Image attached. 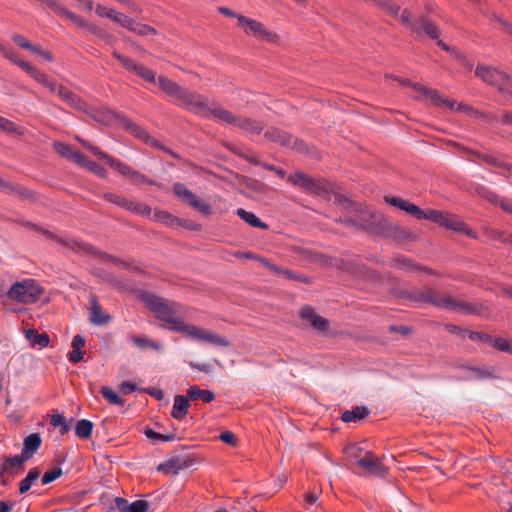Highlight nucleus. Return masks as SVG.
I'll return each mask as SVG.
<instances>
[{"label": "nucleus", "instance_id": "obj_1", "mask_svg": "<svg viewBox=\"0 0 512 512\" xmlns=\"http://www.w3.org/2000/svg\"><path fill=\"white\" fill-rule=\"evenodd\" d=\"M158 85L166 95L173 97L179 106L202 116L208 114L209 104L205 96L180 86L164 75L158 77Z\"/></svg>", "mask_w": 512, "mask_h": 512}, {"label": "nucleus", "instance_id": "obj_2", "mask_svg": "<svg viewBox=\"0 0 512 512\" xmlns=\"http://www.w3.org/2000/svg\"><path fill=\"white\" fill-rule=\"evenodd\" d=\"M408 298L415 302L430 303L438 308L467 314H480L484 310L481 304L469 303L449 294H439L431 288L425 291H416Z\"/></svg>", "mask_w": 512, "mask_h": 512}, {"label": "nucleus", "instance_id": "obj_3", "mask_svg": "<svg viewBox=\"0 0 512 512\" xmlns=\"http://www.w3.org/2000/svg\"><path fill=\"white\" fill-rule=\"evenodd\" d=\"M401 83L403 85H410L416 93L414 98L417 100L424 101L425 103H427L429 105H433L435 107H445L450 110L457 111L460 113H465V114H468V115H470L472 117H476V118L483 117L489 121L495 118V117H490L483 113H480V112L474 110L472 107H470L467 104L457 103L453 99L444 98L435 89H431L426 86H422L420 84H412L409 80H403V81H401Z\"/></svg>", "mask_w": 512, "mask_h": 512}, {"label": "nucleus", "instance_id": "obj_4", "mask_svg": "<svg viewBox=\"0 0 512 512\" xmlns=\"http://www.w3.org/2000/svg\"><path fill=\"white\" fill-rule=\"evenodd\" d=\"M146 307L153 312L155 317L164 323V327L176 332L183 321L176 313L180 308L178 303H169L166 299L160 298L152 293L143 292L140 296Z\"/></svg>", "mask_w": 512, "mask_h": 512}, {"label": "nucleus", "instance_id": "obj_5", "mask_svg": "<svg viewBox=\"0 0 512 512\" xmlns=\"http://www.w3.org/2000/svg\"><path fill=\"white\" fill-rule=\"evenodd\" d=\"M420 219H427L439 224L447 229L463 233L470 238H476V234L471 230L466 223H464L457 215L447 211L426 209L422 210Z\"/></svg>", "mask_w": 512, "mask_h": 512}, {"label": "nucleus", "instance_id": "obj_6", "mask_svg": "<svg viewBox=\"0 0 512 512\" xmlns=\"http://www.w3.org/2000/svg\"><path fill=\"white\" fill-rule=\"evenodd\" d=\"M237 27L243 34L258 42L276 44L279 42V35L270 30L263 22L244 16L238 17Z\"/></svg>", "mask_w": 512, "mask_h": 512}, {"label": "nucleus", "instance_id": "obj_7", "mask_svg": "<svg viewBox=\"0 0 512 512\" xmlns=\"http://www.w3.org/2000/svg\"><path fill=\"white\" fill-rule=\"evenodd\" d=\"M44 293L41 287L34 279H25L11 286L7 292V297L17 303L34 304Z\"/></svg>", "mask_w": 512, "mask_h": 512}, {"label": "nucleus", "instance_id": "obj_8", "mask_svg": "<svg viewBox=\"0 0 512 512\" xmlns=\"http://www.w3.org/2000/svg\"><path fill=\"white\" fill-rule=\"evenodd\" d=\"M176 332L182 333L193 340L203 341L221 347H229L231 345V342L227 338L217 335L208 329L187 323L184 320L181 322Z\"/></svg>", "mask_w": 512, "mask_h": 512}, {"label": "nucleus", "instance_id": "obj_9", "mask_svg": "<svg viewBox=\"0 0 512 512\" xmlns=\"http://www.w3.org/2000/svg\"><path fill=\"white\" fill-rule=\"evenodd\" d=\"M288 182L311 194L321 195L326 192L324 181L315 179L302 171H295L290 174Z\"/></svg>", "mask_w": 512, "mask_h": 512}, {"label": "nucleus", "instance_id": "obj_10", "mask_svg": "<svg viewBox=\"0 0 512 512\" xmlns=\"http://www.w3.org/2000/svg\"><path fill=\"white\" fill-rule=\"evenodd\" d=\"M173 191L184 203L199 211L201 214L205 216H210L212 214L211 206L201 201L193 192L188 190L185 185L175 183L173 185Z\"/></svg>", "mask_w": 512, "mask_h": 512}, {"label": "nucleus", "instance_id": "obj_11", "mask_svg": "<svg viewBox=\"0 0 512 512\" xmlns=\"http://www.w3.org/2000/svg\"><path fill=\"white\" fill-rule=\"evenodd\" d=\"M112 55L114 58H116L122 66L129 72H134L139 77L144 79L147 82L155 83L156 82V73L145 67L144 65L140 63L134 62L131 58L124 56L120 54L118 51L113 50Z\"/></svg>", "mask_w": 512, "mask_h": 512}, {"label": "nucleus", "instance_id": "obj_12", "mask_svg": "<svg viewBox=\"0 0 512 512\" xmlns=\"http://www.w3.org/2000/svg\"><path fill=\"white\" fill-rule=\"evenodd\" d=\"M109 166L121 174L123 177L129 179L132 184L136 186L141 185H153L154 182L150 180L147 176L141 174L140 172L134 170L129 165L121 162L117 159H109Z\"/></svg>", "mask_w": 512, "mask_h": 512}, {"label": "nucleus", "instance_id": "obj_13", "mask_svg": "<svg viewBox=\"0 0 512 512\" xmlns=\"http://www.w3.org/2000/svg\"><path fill=\"white\" fill-rule=\"evenodd\" d=\"M299 316L309 326L319 332H326L330 327V322L326 318L317 314L315 309L311 306L301 308Z\"/></svg>", "mask_w": 512, "mask_h": 512}, {"label": "nucleus", "instance_id": "obj_14", "mask_svg": "<svg viewBox=\"0 0 512 512\" xmlns=\"http://www.w3.org/2000/svg\"><path fill=\"white\" fill-rule=\"evenodd\" d=\"M475 74L491 85H502L508 80L504 73L488 66H477Z\"/></svg>", "mask_w": 512, "mask_h": 512}, {"label": "nucleus", "instance_id": "obj_15", "mask_svg": "<svg viewBox=\"0 0 512 512\" xmlns=\"http://www.w3.org/2000/svg\"><path fill=\"white\" fill-rule=\"evenodd\" d=\"M357 464L371 474L383 475L386 473V468L382 465L380 459L371 452H366L361 459L357 460Z\"/></svg>", "mask_w": 512, "mask_h": 512}, {"label": "nucleus", "instance_id": "obj_16", "mask_svg": "<svg viewBox=\"0 0 512 512\" xmlns=\"http://www.w3.org/2000/svg\"><path fill=\"white\" fill-rule=\"evenodd\" d=\"M90 304V321L95 325H105L111 321V316L105 313L98 303L95 296H91Z\"/></svg>", "mask_w": 512, "mask_h": 512}, {"label": "nucleus", "instance_id": "obj_17", "mask_svg": "<svg viewBox=\"0 0 512 512\" xmlns=\"http://www.w3.org/2000/svg\"><path fill=\"white\" fill-rule=\"evenodd\" d=\"M95 13L100 18H106L111 20L114 23L119 24L123 27V23L125 22L127 16L121 12L116 11L114 8L104 5L102 3H98L95 6Z\"/></svg>", "mask_w": 512, "mask_h": 512}, {"label": "nucleus", "instance_id": "obj_18", "mask_svg": "<svg viewBox=\"0 0 512 512\" xmlns=\"http://www.w3.org/2000/svg\"><path fill=\"white\" fill-rule=\"evenodd\" d=\"M384 200L386 203H388L394 207H397L402 211H405L406 213L414 216L417 219H420V214H421L422 209L420 207H418L417 205H415L407 200H404L402 198L394 197V196L393 197L386 196L384 198Z\"/></svg>", "mask_w": 512, "mask_h": 512}, {"label": "nucleus", "instance_id": "obj_19", "mask_svg": "<svg viewBox=\"0 0 512 512\" xmlns=\"http://www.w3.org/2000/svg\"><path fill=\"white\" fill-rule=\"evenodd\" d=\"M115 505L119 512H147L150 506L149 502L145 500L129 503L128 500L121 497L115 499Z\"/></svg>", "mask_w": 512, "mask_h": 512}, {"label": "nucleus", "instance_id": "obj_20", "mask_svg": "<svg viewBox=\"0 0 512 512\" xmlns=\"http://www.w3.org/2000/svg\"><path fill=\"white\" fill-rule=\"evenodd\" d=\"M123 28L139 36H155L157 31L152 26L137 22L134 18L128 17L123 23Z\"/></svg>", "mask_w": 512, "mask_h": 512}, {"label": "nucleus", "instance_id": "obj_21", "mask_svg": "<svg viewBox=\"0 0 512 512\" xmlns=\"http://www.w3.org/2000/svg\"><path fill=\"white\" fill-rule=\"evenodd\" d=\"M264 136L269 141L278 143L282 146L290 147V146L296 145V141L290 134H288L282 130H279L277 128H274V127L268 129L265 132Z\"/></svg>", "mask_w": 512, "mask_h": 512}, {"label": "nucleus", "instance_id": "obj_22", "mask_svg": "<svg viewBox=\"0 0 512 512\" xmlns=\"http://www.w3.org/2000/svg\"><path fill=\"white\" fill-rule=\"evenodd\" d=\"M53 148L59 155L75 162L77 165H79L80 161L83 160L84 155L74 151L68 144L56 141L53 143Z\"/></svg>", "mask_w": 512, "mask_h": 512}, {"label": "nucleus", "instance_id": "obj_23", "mask_svg": "<svg viewBox=\"0 0 512 512\" xmlns=\"http://www.w3.org/2000/svg\"><path fill=\"white\" fill-rule=\"evenodd\" d=\"M58 96L71 108L78 110H83L85 108V103L77 95H75L72 91L64 86H59Z\"/></svg>", "mask_w": 512, "mask_h": 512}, {"label": "nucleus", "instance_id": "obj_24", "mask_svg": "<svg viewBox=\"0 0 512 512\" xmlns=\"http://www.w3.org/2000/svg\"><path fill=\"white\" fill-rule=\"evenodd\" d=\"M205 117H212L221 122H225L227 124L234 125L236 124L237 116H235L232 112L220 107L215 106L213 108L209 107V111Z\"/></svg>", "mask_w": 512, "mask_h": 512}, {"label": "nucleus", "instance_id": "obj_25", "mask_svg": "<svg viewBox=\"0 0 512 512\" xmlns=\"http://www.w3.org/2000/svg\"><path fill=\"white\" fill-rule=\"evenodd\" d=\"M85 338L81 335H76L72 340V351L68 354V359L72 363H78L83 360Z\"/></svg>", "mask_w": 512, "mask_h": 512}, {"label": "nucleus", "instance_id": "obj_26", "mask_svg": "<svg viewBox=\"0 0 512 512\" xmlns=\"http://www.w3.org/2000/svg\"><path fill=\"white\" fill-rule=\"evenodd\" d=\"M82 29L87 30L94 36L101 39L107 45H113L116 42V38L113 34L101 29L99 26L93 23L85 22V26Z\"/></svg>", "mask_w": 512, "mask_h": 512}, {"label": "nucleus", "instance_id": "obj_27", "mask_svg": "<svg viewBox=\"0 0 512 512\" xmlns=\"http://www.w3.org/2000/svg\"><path fill=\"white\" fill-rule=\"evenodd\" d=\"M188 408H189L188 398L178 395L174 398V404H173L171 415L173 418H175L177 420H181L187 415Z\"/></svg>", "mask_w": 512, "mask_h": 512}, {"label": "nucleus", "instance_id": "obj_28", "mask_svg": "<svg viewBox=\"0 0 512 512\" xmlns=\"http://www.w3.org/2000/svg\"><path fill=\"white\" fill-rule=\"evenodd\" d=\"M152 220L163 223L169 227H175L182 225V220L172 215L171 213L163 210H155L152 216Z\"/></svg>", "mask_w": 512, "mask_h": 512}, {"label": "nucleus", "instance_id": "obj_29", "mask_svg": "<svg viewBox=\"0 0 512 512\" xmlns=\"http://www.w3.org/2000/svg\"><path fill=\"white\" fill-rule=\"evenodd\" d=\"M236 214L248 225L260 228V229H268V225L261 221L253 212L246 211L243 208H239L236 211Z\"/></svg>", "mask_w": 512, "mask_h": 512}, {"label": "nucleus", "instance_id": "obj_30", "mask_svg": "<svg viewBox=\"0 0 512 512\" xmlns=\"http://www.w3.org/2000/svg\"><path fill=\"white\" fill-rule=\"evenodd\" d=\"M29 75L38 83L42 84L43 86L47 87L52 93L58 94V88L56 83L50 81L47 77V75L37 68H29Z\"/></svg>", "mask_w": 512, "mask_h": 512}, {"label": "nucleus", "instance_id": "obj_31", "mask_svg": "<svg viewBox=\"0 0 512 512\" xmlns=\"http://www.w3.org/2000/svg\"><path fill=\"white\" fill-rule=\"evenodd\" d=\"M54 13H56L60 17L69 19L78 28L82 29V27L85 26L86 20L83 17L69 11L62 4L59 5V7L54 11Z\"/></svg>", "mask_w": 512, "mask_h": 512}, {"label": "nucleus", "instance_id": "obj_32", "mask_svg": "<svg viewBox=\"0 0 512 512\" xmlns=\"http://www.w3.org/2000/svg\"><path fill=\"white\" fill-rule=\"evenodd\" d=\"M234 126H237L245 131L251 132V133H260L262 131V125L256 120L246 118V117H237L236 124Z\"/></svg>", "mask_w": 512, "mask_h": 512}, {"label": "nucleus", "instance_id": "obj_33", "mask_svg": "<svg viewBox=\"0 0 512 512\" xmlns=\"http://www.w3.org/2000/svg\"><path fill=\"white\" fill-rule=\"evenodd\" d=\"M187 395L191 400L201 399L205 403H210L214 400V393L209 390H201L198 386H191Z\"/></svg>", "mask_w": 512, "mask_h": 512}, {"label": "nucleus", "instance_id": "obj_34", "mask_svg": "<svg viewBox=\"0 0 512 512\" xmlns=\"http://www.w3.org/2000/svg\"><path fill=\"white\" fill-rule=\"evenodd\" d=\"M29 458L30 455L24 454L6 458L2 463V471L12 473L14 469L21 467L24 461L28 460Z\"/></svg>", "mask_w": 512, "mask_h": 512}, {"label": "nucleus", "instance_id": "obj_35", "mask_svg": "<svg viewBox=\"0 0 512 512\" xmlns=\"http://www.w3.org/2000/svg\"><path fill=\"white\" fill-rule=\"evenodd\" d=\"M369 414V410L366 407H356L353 410L345 411L341 419L343 422L349 423L356 420H361L367 417Z\"/></svg>", "mask_w": 512, "mask_h": 512}, {"label": "nucleus", "instance_id": "obj_36", "mask_svg": "<svg viewBox=\"0 0 512 512\" xmlns=\"http://www.w3.org/2000/svg\"><path fill=\"white\" fill-rule=\"evenodd\" d=\"M79 166L89 170L90 172L94 173L95 175L101 178H107L108 176V172L106 169H104L97 163L89 160L86 156H83V160L80 161Z\"/></svg>", "mask_w": 512, "mask_h": 512}, {"label": "nucleus", "instance_id": "obj_37", "mask_svg": "<svg viewBox=\"0 0 512 512\" xmlns=\"http://www.w3.org/2000/svg\"><path fill=\"white\" fill-rule=\"evenodd\" d=\"M0 130L5 133L13 135L21 136L24 134V129L22 127L16 125L11 120L4 118L2 116H0Z\"/></svg>", "mask_w": 512, "mask_h": 512}, {"label": "nucleus", "instance_id": "obj_38", "mask_svg": "<svg viewBox=\"0 0 512 512\" xmlns=\"http://www.w3.org/2000/svg\"><path fill=\"white\" fill-rule=\"evenodd\" d=\"M0 51L1 53L7 58L9 59L11 62L15 63L16 65H18L22 70H24L26 73L29 74V70H28V67L29 68H35L34 66H32L30 63L26 62V61H23V60H20L16 54L10 50V49H7L5 47H2L0 46Z\"/></svg>", "mask_w": 512, "mask_h": 512}, {"label": "nucleus", "instance_id": "obj_39", "mask_svg": "<svg viewBox=\"0 0 512 512\" xmlns=\"http://www.w3.org/2000/svg\"><path fill=\"white\" fill-rule=\"evenodd\" d=\"M40 471L38 469H32L28 472L27 476L20 481L19 492L21 494L26 493L32 486V484L39 478Z\"/></svg>", "mask_w": 512, "mask_h": 512}, {"label": "nucleus", "instance_id": "obj_40", "mask_svg": "<svg viewBox=\"0 0 512 512\" xmlns=\"http://www.w3.org/2000/svg\"><path fill=\"white\" fill-rule=\"evenodd\" d=\"M126 210L148 218L151 217L152 213V210L148 205L131 200H129Z\"/></svg>", "mask_w": 512, "mask_h": 512}, {"label": "nucleus", "instance_id": "obj_41", "mask_svg": "<svg viewBox=\"0 0 512 512\" xmlns=\"http://www.w3.org/2000/svg\"><path fill=\"white\" fill-rule=\"evenodd\" d=\"M41 444V438L39 434L33 433L27 436L24 440V455H29V452H35Z\"/></svg>", "mask_w": 512, "mask_h": 512}, {"label": "nucleus", "instance_id": "obj_42", "mask_svg": "<svg viewBox=\"0 0 512 512\" xmlns=\"http://www.w3.org/2000/svg\"><path fill=\"white\" fill-rule=\"evenodd\" d=\"M93 430V424L89 420H80L77 422L75 427V433L78 437L87 439L91 436Z\"/></svg>", "mask_w": 512, "mask_h": 512}, {"label": "nucleus", "instance_id": "obj_43", "mask_svg": "<svg viewBox=\"0 0 512 512\" xmlns=\"http://www.w3.org/2000/svg\"><path fill=\"white\" fill-rule=\"evenodd\" d=\"M101 394L105 400H107L112 405L124 406L125 401L118 396L110 387L103 386L101 388Z\"/></svg>", "mask_w": 512, "mask_h": 512}, {"label": "nucleus", "instance_id": "obj_44", "mask_svg": "<svg viewBox=\"0 0 512 512\" xmlns=\"http://www.w3.org/2000/svg\"><path fill=\"white\" fill-rule=\"evenodd\" d=\"M76 139L89 151L93 153V155L97 156L98 158L104 160L109 165V159H114L112 156L108 155L107 153L101 151L98 147L91 145L89 142L76 137Z\"/></svg>", "mask_w": 512, "mask_h": 512}, {"label": "nucleus", "instance_id": "obj_45", "mask_svg": "<svg viewBox=\"0 0 512 512\" xmlns=\"http://www.w3.org/2000/svg\"><path fill=\"white\" fill-rule=\"evenodd\" d=\"M121 122L123 127L127 129L131 134L135 135L140 139H143L144 141L148 140V135L140 127H138L137 125H135L127 119H122Z\"/></svg>", "mask_w": 512, "mask_h": 512}, {"label": "nucleus", "instance_id": "obj_46", "mask_svg": "<svg viewBox=\"0 0 512 512\" xmlns=\"http://www.w3.org/2000/svg\"><path fill=\"white\" fill-rule=\"evenodd\" d=\"M180 469L181 466L177 463L176 460H170L158 466V471H161L167 475H177Z\"/></svg>", "mask_w": 512, "mask_h": 512}, {"label": "nucleus", "instance_id": "obj_47", "mask_svg": "<svg viewBox=\"0 0 512 512\" xmlns=\"http://www.w3.org/2000/svg\"><path fill=\"white\" fill-rule=\"evenodd\" d=\"M417 31L425 32L429 37L435 39L439 36L438 28L431 22L423 20L419 27L415 28Z\"/></svg>", "mask_w": 512, "mask_h": 512}, {"label": "nucleus", "instance_id": "obj_48", "mask_svg": "<svg viewBox=\"0 0 512 512\" xmlns=\"http://www.w3.org/2000/svg\"><path fill=\"white\" fill-rule=\"evenodd\" d=\"M55 239L57 241H59L60 243H62L63 245L69 247L70 249L74 250V251H83V252H89L90 251V247L85 244V243H81V242H78L76 240H63L61 238H58V237H55Z\"/></svg>", "mask_w": 512, "mask_h": 512}, {"label": "nucleus", "instance_id": "obj_49", "mask_svg": "<svg viewBox=\"0 0 512 512\" xmlns=\"http://www.w3.org/2000/svg\"><path fill=\"white\" fill-rule=\"evenodd\" d=\"M396 261L398 263V266L404 270H407V271L421 270V271H425L429 274H432V272L430 270H428L427 268L419 267L406 258H397Z\"/></svg>", "mask_w": 512, "mask_h": 512}, {"label": "nucleus", "instance_id": "obj_50", "mask_svg": "<svg viewBox=\"0 0 512 512\" xmlns=\"http://www.w3.org/2000/svg\"><path fill=\"white\" fill-rule=\"evenodd\" d=\"M104 199L114 203L124 209L127 208L129 200L121 195L115 193H106L104 194Z\"/></svg>", "mask_w": 512, "mask_h": 512}, {"label": "nucleus", "instance_id": "obj_51", "mask_svg": "<svg viewBox=\"0 0 512 512\" xmlns=\"http://www.w3.org/2000/svg\"><path fill=\"white\" fill-rule=\"evenodd\" d=\"M132 341L140 348L150 347L155 350H159L161 348V346L158 343L149 340L145 337L133 336Z\"/></svg>", "mask_w": 512, "mask_h": 512}, {"label": "nucleus", "instance_id": "obj_52", "mask_svg": "<svg viewBox=\"0 0 512 512\" xmlns=\"http://www.w3.org/2000/svg\"><path fill=\"white\" fill-rule=\"evenodd\" d=\"M51 425L54 427H61V432L64 434L68 432L69 426L66 423L65 417L61 414H54L51 417Z\"/></svg>", "mask_w": 512, "mask_h": 512}, {"label": "nucleus", "instance_id": "obj_53", "mask_svg": "<svg viewBox=\"0 0 512 512\" xmlns=\"http://www.w3.org/2000/svg\"><path fill=\"white\" fill-rule=\"evenodd\" d=\"M62 475V469L57 467L51 471L45 472L42 476V484H48L56 479H58Z\"/></svg>", "mask_w": 512, "mask_h": 512}, {"label": "nucleus", "instance_id": "obj_54", "mask_svg": "<svg viewBox=\"0 0 512 512\" xmlns=\"http://www.w3.org/2000/svg\"><path fill=\"white\" fill-rule=\"evenodd\" d=\"M29 51L42 57L44 60H46L48 62H52L54 60L53 54L50 51L43 50L40 45L32 44V48H30Z\"/></svg>", "mask_w": 512, "mask_h": 512}, {"label": "nucleus", "instance_id": "obj_55", "mask_svg": "<svg viewBox=\"0 0 512 512\" xmlns=\"http://www.w3.org/2000/svg\"><path fill=\"white\" fill-rule=\"evenodd\" d=\"M493 345L502 352H507L512 354V342H510L507 339L499 338L496 339L493 343Z\"/></svg>", "mask_w": 512, "mask_h": 512}, {"label": "nucleus", "instance_id": "obj_56", "mask_svg": "<svg viewBox=\"0 0 512 512\" xmlns=\"http://www.w3.org/2000/svg\"><path fill=\"white\" fill-rule=\"evenodd\" d=\"M219 439L229 445L236 446L237 444V437L234 433L230 431L222 432L219 436Z\"/></svg>", "mask_w": 512, "mask_h": 512}, {"label": "nucleus", "instance_id": "obj_57", "mask_svg": "<svg viewBox=\"0 0 512 512\" xmlns=\"http://www.w3.org/2000/svg\"><path fill=\"white\" fill-rule=\"evenodd\" d=\"M145 435H146L147 438L152 439V440L169 441V440L172 439L171 436L157 433V432L153 431L150 428L145 430Z\"/></svg>", "mask_w": 512, "mask_h": 512}, {"label": "nucleus", "instance_id": "obj_58", "mask_svg": "<svg viewBox=\"0 0 512 512\" xmlns=\"http://www.w3.org/2000/svg\"><path fill=\"white\" fill-rule=\"evenodd\" d=\"M13 41L21 48L29 50L32 48L31 42L24 36L16 34L13 36Z\"/></svg>", "mask_w": 512, "mask_h": 512}, {"label": "nucleus", "instance_id": "obj_59", "mask_svg": "<svg viewBox=\"0 0 512 512\" xmlns=\"http://www.w3.org/2000/svg\"><path fill=\"white\" fill-rule=\"evenodd\" d=\"M50 339L46 333L38 334L35 336V340L33 341V345L38 344L41 347H47L49 345Z\"/></svg>", "mask_w": 512, "mask_h": 512}, {"label": "nucleus", "instance_id": "obj_60", "mask_svg": "<svg viewBox=\"0 0 512 512\" xmlns=\"http://www.w3.org/2000/svg\"><path fill=\"white\" fill-rule=\"evenodd\" d=\"M218 12L221 13L222 15H224V16H227V17H230V18H235L237 21H238V17H244L245 16L243 14L236 13L232 9H230L228 7H224V6L218 7Z\"/></svg>", "mask_w": 512, "mask_h": 512}, {"label": "nucleus", "instance_id": "obj_61", "mask_svg": "<svg viewBox=\"0 0 512 512\" xmlns=\"http://www.w3.org/2000/svg\"><path fill=\"white\" fill-rule=\"evenodd\" d=\"M469 338L473 341H484V342H490L491 341V337L487 334H483V333H480V332H475V331H471L469 332Z\"/></svg>", "mask_w": 512, "mask_h": 512}, {"label": "nucleus", "instance_id": "obj_62", "mask_svg": "<svg viewBox=\"0 0 512 512\" xmlns=\"http://www.w3.org/2000/svg\"><path fill=\"white\" fill-rule=\"evenodd\" d=\"M256 261L260 262L262 265L267 267L269 270H271L274 273H280V268L274 264H271L267 259L257 256Z\"/></svg>", "mask_w": 512, "mask_h": 512}, {"label": "nucleus", "instance_id": "obj_63", "mask_svg": "<svg viewBox=\"0 0 512 512\" xmlns=\"http://www.w3.org/2000/svg\"><path fill=\"white\" fill-rule=\"evenodd\" d=\"M135 390H136V385L131 382H123L120 385V392L122 394L127 395V394L134 392Z\"/></svg>", "mask_w": 512, "mask_h": 512}, {"label": "nucleus", "instance_id": "obj_64", "mask_svg": "<svg viewBox=\"0 0 512 512\" xmlns=\"http://www.w3.org/2000/svg\"><path fill=\"white\" fill-rule=\"evenodd\" d=\"M385 9L387 10V12L393 16L394 18H397L398 17V13H399V10H400V7L397 6L396 4L392 3V2H387L385 4Z\"/></svg>", "mask_w": 512, "mask_h": 512}]
</instances>
